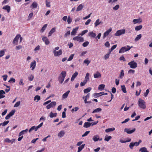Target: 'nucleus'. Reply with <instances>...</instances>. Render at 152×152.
I'll return each instance as SVG.
<instances>
[{
  "mask_svg": "<svg viewBox=\"0 0 152 152\" xmlns=\"http://www.w3.org/2000/svg\"><path fill=\"white\" fill-rule=\"evenodd\" d=\"M66 72L65 71H62L61 73V74L58 77V80L60 83L62 84L63 83L65 77L66 75Z\"/></svg>",
  "mask_w": 152,
  "mask_h": 152,
  "instance_id": "f257e3e1",
  "label": "nucleus"
},
{
  "mask_svg": "<svg viewBox=\"0 0 152 152\" xmlns=\"http://www.w3.org/2000/svg\"><path fill=\"white\" fill-rule=\"evenodd\" d=\"M133 48V46L130 47L129 45H127L126 46L123 47L121 48L119 51V53H123L129 50L131 48Z\"/></svg>",
  "mask_w": 152,
  "mask_h": 152,
  "instance_id": "f03ea898",
  "label": "nucleus"
},
{
  "mask_svg": "<svg viewBox=\"0 0 152 152\" xmlns=\"http://www.w3.org/2000/svg\"><path fill=\"white\" fill-rule=\"evenodd\" d=\"M138 104L139 107L143 109L145 108V102L141 99H139L138 101Z\"/></svg>",
  "mask_w": 152,
  "mask_h": 152,
  "instance_id": "7ed1b4c3",
  "label": "nucleus"
},
{
  "mask_svg": "<svg viewBox=\"0 0 152 152\" xmlns=\"http://www.w3.org/2000/svg\"><path fill=\"white\" fill-rule=\"evenodd\" d=\"M128 65L132 69H135L137 67V63L134 61H132L128 63Z\"/></svg>",
  "mask_w": 152,
  "mask_h": 152,
  "instance_id": "20e7f679",
  "label": "nucleus"
},
{
  "mask_svg": "<svg viewBox=\"0 0 152 152\" xmlns=\"http://www.w3.org/2000/svg\"><path fill=\"white\" fill-rule=\"evenodd\" d=\"M125 31L126 30L125 29L119 30L117 31L114 35L115 36H119L122 34H124Z\"/></svg>",
  "mask_w": 152,
  "mask_h": 152,
  "instance_id": "39448f33",
  "label": "nucleus"
},
{
  "mask_svg": "<svg viewBox=\"0 0 152 152\" xmlns=\"http://www.w3.org/2000/svg\"><path fill=\"white\" fill-rule=\"evenodd\" d=\"M73 40L75 41H77L79 42H82L84 41L83 37H79V36H76L73 38Z\"/></svg>",
  "mask_w": 152,
  "mask_h": 152,
  "instance_id": "423d86ee",
  "label": "nucleus"
},
{
  "mask_svg": "<svg viewBox=\"0 0 152 152\" xmlns=\"http://www.w3.org/2000/svg\"><path fill=\"white\" fill-rule=\"evenodd\" d=\"M20 34H17L13 40L12 43L15 45L18 44V40L20 37Z\"/></svg>",
  "mask_w": 152,
  "mask_h": 152,
  "instance_id": "0eeeda50",
  "label": "nucleus"
},
{
  "mask_svg": "<svg viewBox=\"0 0 152 152\" xmlns=\"http://www.w3.org/2000/svg\"><path fill=\"white\" fill-rule=\"evenodd\" d=\"M56 104V102H52L46 106V108L47 109H49L51 107L55 106Z\"/></svg>",
  "mask_w": 152,
  "mask_h": 152,
  "instance_id": "6e6552de",
  "label": "nucleus"
},
{
  "mask_svg": "<svg viewBox=\"0 0 152 152\" xmlns=\"http://www.w3.org/2000/svg\"><path fill=\"white\" fill-rule=\"evenodd\" d=\"M135 130V128H134L131 130H130V129L125 128L124 129V132H126L128 134H131L134 132Z\"/></svg>",
  "mask_w": 152,
  "mask_h": 152,
  "instance_id": "1a4fd4ad",
  "label": "nucleus"
},
{
  "mask_svg": "<svg viewBox=\"0 0 152 152\" xmlns=\"http://www.w3.org/2000/svg\"><path fill=\"white\" fill-rule=\"evenodd\" d=\"M53 53L55 56H57L61 55L62 53V52L61 50H60L58 51H56V50H54Z\"/></svg>",
  "mask_w": 152,
  "mask_h": 152,
  "instance_id": "9d476101",
  "label": "nucleus"
},
{
  "mask_svg": "<svg viewBox=\"0 0 152 152\" xmlns=\"http://www.w3.org/2000/svg\"><path fill=\"white\" fill-rule=\"evenodd\" d=\"M15 140L14 139H12V140H10L9 138H6L4 140V142L8 143H11V144L13 143L15 141Z\"/></svg>",
  "mask_w": 152,
  "mask_h": 152,
  "instance_id": "9b49d317",
  "label": "nucleus"
},
{
  "mask_svg": "<svg viewBox=\"0 0 152 152\" xmlns=\"http://www.w3.org/2000/svg\"><path fill=\"white\" fill-rule=\"evenodd\" d=\"M111 31L112 28H110L109 30H107L106 32H105L104 34L103 38L104 39L110 33Z\"/></svg>",
  "mask_w": 152,
  "mask_h": 152,
  "instance_id": "f8f14e48",
  "label": "nucleus"
},
{
  "mask_svg": "<svg viewBox=\"0 0 152 152\" xmlns=\"http://www.w3.org/2000/svg\"><path fill=\"white\" fill-rule=\"evenodd\" d=\"M36 64V61L35 60H34L33 62H31L30 64V67L31 68L32 70H33L35 69Z\"/></svg>",
  "mask_w": 152,
  "mask_h": 152,
  "instance_id": "ddd939ff",
  "label": "nucleus"
},
{
  "mask_svg": "<svg viewBox=\"0 0 152 152\" xmlns=\"http://www.w3.org/2000/svg\"><path fill=\"white\" fill-rule=\"evenodd\" d=\"M43 41L45 42L46 45H48L50 43V42L48 39L46 37H43L42 38Z\"/></svg>",
  "mask_w": 152,
  "mask_h": 152,
  "instance_id": "4468645a",
  "label": "nucleus"
},
{
  "mask_svg": "<svg viewBox=\"0 0 152 152\" xmlns=\"http://www.w3.org/2000/svg\"><path fill=\"white\" fill-rule=\"evenodd\" d=\"M70 91L69 90L67 91L66 92L63 94L62 96V98L63 99L66 98L68 96V94Z\"/></svg>",
  "mask_w": 152,
  "mask_h": 152,
  "instance_id": "2eb2a0df",
  "label": "nucleus"
},
{
  "mask_svg": "<svg viewBox=\"0 0 152 152\" xmlns=\"http://www.w3.org/2000/svg\"><path fill=\"white\" fill-rule=\"evenodd\" d=\"M102 23V21H100L99 19H97L95 22L94 24L95 25V27H97L98 26L100 25V24Z\"/></svg>",
  "mask_w": 152,
  "mask_h": 152,
  "instance_id": "dca6fc26",
  "label": "nucleus"
},
{
  "mask_svg": "<svg viewBox=\"0 0 152 152\" xmlns=\"http://www.w3.org/2000/svg\"><path fill=\"white\" fill-rule=\"evenodd\" d=\"M2 9L3 10H7L8 13H9L10 12L11 9L10 7L8 5L3 6Z\"/></svg>",
  "mask_w": 152,
  "mask_h": 152,
  "instance_id": "f3484780",
  "label": "nucleus"
},
{
  "mask_svg": "<svg viewBox=\"0 0 152 152\" xmlns=\"http://www.w3.org/2000/svg\"><path fill=\"white\" fill-rule=\"evenodd\" d=\"M101 77V74L99 72H97L94 75V77L95 78H100Z\"/></svg>",
  "mask_w": 152,
  "mask_h": 152,
  "instance_id": "a211bd4d",
  "label": "nucleus"
},
{
  "mask_svg": "<svg viewBox=\"0 0 152 152\" xmlns=\"http://www.w3.org/2000/svg\"><path fill=\"white\" fill-rule=\"evenodd\" d=\"M78 74V73L77 72H76L73 74L71 79V81H72L74 80L77 77Z\"/></svg>",
  "mask_w": 152,
  "mask_h": 152,
  "instance_id": "6ab92c4d",
  "label": "nucleus"
},
{
  "mask_svg": "<svg viewBox=\"0 0 152 152\" xmlns=\"http://www.w3.org/2000/svg\"><path fill=\"white\" fill-rule=\"evenodd\" d=\"M78 27H76L75 28L73 29L72 32L71 33V35H75L78 29Z\"/></svg>",
  "mask_w": 152,
  "mask_h": 152,
  "instance_id": "aec40b11",
  "label": "nucleus"
},
{
  "mask_svg": "<svg viewBox=\"0 0 152 152\" xmlns=\"http://www.w3.org/2000/svg\"><path fill=\"white\" fill-rule=\"evenodd\" d=\"M88 35L91 38H94L96 36V34L93 31L89 32Z\"/></svg>",
  "mask_w": 152,
  "mask_h": 152,
  "instance_id": "412c9836",
  "label": "nucleus"
},
{
  "mask_svg": "<svg viewBox=\"0 0 152 152\" xmlns=\"http://www.w3.org/2000/svg\"><path fill=\"white\" fill-rule=\"evenodd\" d=\"M37 6L38 4L36 2L34 1L33 3L31 5L30 7L32 8V9H34L36 8L37 7Z\"/></svg>",
  "mask_w": 152,
  "mask_h": 152,
  "instance_id": "4be33fe9",
  "label": "nucleus"
},
{
  "mask_svg": "<svg viewBox=\"0 0 152 152\" xmlns=\"http://www.w3.org/2000/svg\"><path fill=\"white\" fill-rule=\"evenodd\" d=\"M102 110L101 108H98L95 110H94L92 112V113H99L101 112Z\"/></svg>",
  "mask_w": 152,
  "mask_h": 152,
  "instance_id": "5701e85b",
  "label": "nucleus"
},
{
  "mask_svg": "<svg viewBox=\"0 0 152 152\" xmlns=\"http://www.w3.org/2000/svg\"><path fill=\"white\" fill-rule=\"evenodd\" d=\"M28 129H26L25 130L22 131L21 132H20L19 134V136L20 137L22 135L26 133L28 131Z\"/></svg>",
  "mask_w": 152,
  "mask_h": 152,
  "instance_id": "b1692460",
  "label": "nucleus"
},
{
  "mask_svg": "<svg viewBox=\"0 0 152 152\" xmlns=\"http://www.w3.org/2000/svg\"><path fill=\"white\" fill-rule=\"evenodd\" d=\"M139 151L140 152H149L145 147L141 148L140 149Z\"/></svg>",
  "mask_w": 152,
  "mask_h": 152,
  "instance_id": "393cba45",
  "label": "nucleus"
},
{
  "mask_svg": "<svg viewBox=\"0 0 152 152\" xmlns=\"http://www.w3.org/2000/svg\"><path fill=\"white\" fill-rule=\"evenodd\" d=\"M91 125V123L88 122H86L85 123L83 127L86 128H87L90 127Z\"/></svg>",
  "mask_w": 152,
  "mask_h": 152,
  "instance_id": "a878e982",
  "label": "nucleus"
},
{
  "mask_svg": "<svg viewBox=\"0 0 152 152\" xmlns=\"http://www.w3.org/2000/svg\"><path fill=\"white\" fill-rule=\"evenodd\" d=\"M56 28H53L49 32L48 36H50L55 31Z\"/></svg>",
  "mask_w": 152,
  "mask_h": 152,
  "instance_id": "bb28decb",
  "label": "nucleus"
},
{
  "mask_svg": "<svg viewBox=\"0 0 152 152\" xmlns=\"http://www.w3.org/2000/svg\"><path fill=\"white\" fill-rule=\"evenodd\" d=\"M99 139V136L98 135H95L93 137V140L95 142L98 141Z\"/></svg>",
  "mask_w": 152,
  "mask_h": 152,
  "instance_id": "cd10ccee",
  "label": "nucleus"
},
{
  "mask_svg": "<svg viewBox=\"0 0 152 152\" xmlns=\"http://www.w3.org/2000/svg\"><path fill=\"white\" fill-rule=\"evenodd\" d=\"M83 5L82 4H80L77 8L76 11L78 12L81 10L83 8Z\"/></svg>",
  "mask_w": 152,
  "mask_h": 152,
  "instance_id": "c85d7f7f",
  "label": "nucleus"
},
{
  "mask_svg": "<svg viewBox=\"0 0 152 152\" xmlns=\"http://www.w3.org/2000/svg\"><path fill=\"white\" fill-rule=\"evenodd\" d=\"M140 19H135L133 20L132 22L134 24H136L139 22L141 23V21H140Z\"/></svg>",
  "mask_w": 152,
  "mask_h": 152,
  "instance_id": "c756f323",
  "label": "nucleus"
},
{
  "mask_svg": "<svg viewBox=\"0 0 152 152\" xmlns=\"http://www.w3.org/2000/svg\"><path fill=\"white\" fill-rule=\"evenodd\" d=\"M85 144H83L78 148V150L77 152H80L84 148Z\"/></svg>",
  "mask_w": 152,
  "mask_h": 152,
  "instance_id": "7c9ffc66",
  "label": "nucleus"
},
{
  "mask_svg": "<svg viewBox=\"0 0 152 152\" xmlns=\"http://www.w3.org/2000/svg\"><path fill=\"white\" fill-rule=\"evenodd\" d=\"M57 116V113H53L52 112H51L49 115V116L50 118H52L56 117Z\"/></svg>",
  "mask_w": 152,
  "mask_h": 152,
  "instance_id": "2f4dec72",
  "label": "nucleus"
},
{
  "mask_svg": "<svg viewBox=\"0 0 152 152\" xmlns=\"http://www.w3.org/2000/svg\"><path fill=\"white\" fill-rule=\"evenodd\" d=\"M142 27V25H140L136 26L135 28V30L137 31L140 30Z\"/></svg>",
  "mask_w": 152,
  "mask_h": 152,
  "instance_id": "473e14b6",
  "label": "nucleus"
},
{
  "mask_svg": "<svg viewBox=\"0 0 152 152\" xmlns=\"http://www.w3.org/2000/svg\"><path fill=\"white\" fill-rule=\"evenodd\" d=\"M65 134V132L64 131H61L58 134V136L60 137H63Z\"/></svg>",
  "mask_w": 152,
  "mask_h": 152,
  "instance_id": "72a5a7b5",
  "label": "nucleus"
},
{
  "mask_svg": "<svg viewBox=\"0 0 152 152\" xmlns=\"http://www.w3.org/2000/svg\"><path fill=\"white\" fill-rule=\"evenodd\" d=\"M124 75V71L123 70H121V71L119 77L122 79Z\"/></svg>",
  "mask_w": 152,
  "mask_h": 152,
  "instance_id": "f704fd0d",
  "label": "nucleus"
},
{
  "mask_svg": "<svg viewBox=\"0 0 152 152\" xmlns=\"http://www.w3.org/2000/svg\"><path fill=\"white\" fill-rule=\"evenodd\" d=\"M115 130V129L114 128H108L105 130V132L106 133H108L114 131Z\"/></svg>",
  "mask_w": 152,
  "mask_h": 152,
  "instance_id": "c9c22d12",
  "label": "nucleus"
},
{
  "mask_svg": "<svg viewBox=\"0 0 152 152\" xmlns=\"http://www.w3.org/2000/svg\"><path fill=\"white\" fill-rule=\"evenodd\" d=\"M121 90L123 91V92L125 93H126V88L124 85H122L121 86Z\"/></svg>",
  "mask_w": 152,
  "mask_h": 152,
  "instance_id": "e433bc0d",
  "label": "nucleus"
},
{
  "mask_svg": "<svg viewBox=\"0 0 152 152\" xmlns=\"http://www.w3.org/2000/svg\"><path fill=\"white\" fill-rule=\"evenodd\" d=\"M105 85L104 84H101L99 85L98 87V89L101 90V91L104 88Z\"/></svg>",
  "mask_w": 152,
  "mask_h": 152,
  "instance_id": "4c0bfd02",
  "label": "nucleus"
},
{
  "mask_svg": "<svg viewBox=\"0 0 152 152\" xmlns=\"http://www.w3.org/2000/svg\"><path fill=\"white\" fill-rule=\"evenodd\" d=\"M91 89V88L90 87H88L86 89H85L83 91L85 93H87L90 91Z\"/></svg>",
  "mask_w": 152,
  "mask_h": 152,
  "instance_id": "58836bf2",
  "label": "nucleus"
},
{
  "mask_svg": "<svg viewBox=\"0 0 152 152\" xmlns=\"http://www.w3.org/2000/svg\"><path fill=\"white\" fill-rule=\"evenodd\" d=\"M89 73H87L86 74V75L85 78V80H86L87 81H88L89 80Z\"/></svg>",
  "mask_w": 152,
  "mask_h": 152,
  "instance_id": "ea45409f",
  "label": "nucleus"
},
{
  "mask_svg": "<svg viewBox=\"0 0 152 152\" xmlns=\"http://www.w3.org/2000/svg\"><path fill=\"white\" fill-rule=\"evenodd\" d=\"M142 37V35L141 34H140L137 35V37L134 40L135 41H137L138 40H139Z\"/></svg>",
  "mask_w": 152,
  "mask_h": 152,
  "instance_id": "a19ab883",
  "label": "nucleus"
},
{
  "mask_svg": "<svg viewBox=\"0 0 152 152\" xmlns=\"http://www.w3.org/2000/svg\"><path fill=\"white\" fill-rule=\"evenodd\" d=\"M142 142V141L141 140H139V141L137 142H133L134 143V146H138Z\"/></svg>",
  "mask_w": 152,
  "mask_h": 152,
  "instance_id": "79ce46f5",
  "label": "nucleus"
},
{
  "mask_svg": "<svg viewBox=\"0 0 152 152\" xmlns=\"http://www.w3.org/2000/svg\"><path fill=\"white\" fill-rule=\"evenodd\" d=\"M91 61H89L88 58H86L83 61V63L85 64H87V66L90 63Z\"/></svg>",
  "mask_w": 152,
  "mask_h": 152,
  "instance_id": "37998d69",
  "label": "nucleus"
},
{
  "mask_svg": "<svg viewBox=\"0 0 152 152\" xmlns=\"http://www.w3.org/2000/svg\"><path fill=\"white\" fill-rule=\"evenodd\" d=\"M112 138L111 136H106L104 138V140L106 141L107 142L111 138Z\"/></svg>",
  "mask_w": 152,
  "mask_h": 152,
  "instance_id": "c03bdc74",
  "label": "nucleus"
},
{
  "mask_svg": "<svg viewBox=\"0 0 152 152\" xmlns=\"http://www.w3.org/2000/svg\"><path fill=\"white\" fill-rule=\"evenodd\" d=\"M47 26V24H45L43 26L41 29V31L42 32H43L46 29Z\"/></svg>",
  "mask_w": 152,
  "mask_h": 152,
  "instance_id": "a18cd8bd",
  "label": "nucleus"
},
{
  "mask_svg": "<svg viewBox=\"0 0 152 152\" xmlns=\"http://www.w3.org/2000/svg\"><path fill=\"white\" fill-rule=\"evenodd\" d=\"M34 78V76L32 75H31L28 77V79L29 81H32L33 80Z\"/></svg>",
  "mask_w": 152,
  "mask_h": 152,
  "instance_id": "49530a36",
  "label": "nucleus"
},
{
  "mask_svg": "<svg viewBox=\"0 0 152 152\" xmlns=\"http://www.w3.org/2000/svg\"><path fill=\"white\" fill-rule=\"evenodd\" d=\"M36 99H37V102L40 99V96H38V95H36V96H35L34 97V100L35 101Z\"/></svg>",
  "mask_w": 152,
  "mask_h": 152,
  "instance_id": "de8ad7c7",
  "label": "nucleus"
},
{
  "mask_svg": "<svg viewBox=\"0 0 152 152\" xmlns=\"http://www.w3.org/2000/svg\"><path fill=\"white\" fill-rule=\"evenodd\" d=\"M15 110H12L8 114L10 116H12L15 113Z\"/></svg>",
  "mask_w": 152,
  "mask_h": 152,
  "instance_id": "09e8293b",
  "label": "nucleus"
},
{
  "mask_svg": "<svg viewBox=\"0 0 152 152\" xmlns=\"http://www.w3.org/2000/svg\"><path fill=\"white\" fill-rule=\"evenodd\" d=\"M43 124V123L42 122L39 125L36 127V128L35 129V131H37L38 129L42 126Z\"/></svg>",
  "mask_w": 152,
  "mask_h": 152,
  "instance_id": "8fccbe9b",
  "label": "nucleus"
},
{
  "mask_svg": "<svg viewBox=\"0 0 152 152\" xmlns=\"http://www.w3.org/2000/svg\"><path fill=\"white\" fill-rule=\"evenodd\" d=\"M88 31L87 30H84L82 32L79 34V35H80L81 36H83L86 33H87Z\"/></svg>",
  "mask_w": 152,
  "mask_h": 152,
  "instance_id": "3c124183",
  "label": "nucleus"
},
{
  "mask_svg": "<svg viewBox=\"0 0 152 152\" xmlns=\"http://www.w3.org/2000/svg\"><path fill=\"white\" fill-rule=\"evenodd\" d=\"M89 43V42L88 41H86L83 43L82 45L84 47H86L88 45Z\"/></svg>",
  "mask_w": 152,
  "mask_h": 152,
  "instance_id": "603ef678",
  "label": "nucleus"
},
{
  "mask_svg": "<svg viewBox=\"0 0 152 152\" xmlns=\"http://www.w3.org/2000/svg\"><path fill=\"white\" fill-rule=\"evenodd\" d=\"M9 121H5L3 123H1V125H2L3 126H5L9 123Z\"/></svg>",
  "mask_w": 152,
  "mask_h": 152,
  "instance_id": "864d4df0",
  "label": "nucleus"
},
{
  "mask_svg": "<svg viewBox=\"0 0 152 152\" xmlns=\"http://www.w3.org/2000/svg\"><path fill=\"white\" fill-rule=\"evenodd\" d=\"M74 56V54H72L68 58L67 61H70L71 60H72V59L73 58Z\"/></svg>",
  "mask_w": 152,
  "mask_h": 152,
  "instance_id": "5fc2aeb1",
  "label": "nucleus"
},
{
  "mask_svg": "<svg viewBox=\"0 0 152 152\" xmlns=\"http://www.w3.org/2000/svg\"><path fill=\"white\" fill-rule=\"evenodd\" d=\"M87 81L86 80H84L83 82H81L80 84V86H84L85 84L86 83Z\"/></svg>",
  "mask_w": 152,
  "mask_h": 152,
  "instance_id": "6e6d98bb",
  "label": "nucleus"
},
{
  "mask_svg": "<svg viewBox=\"0 0 152 152\" xmlns=\"http://www.w3.org/2000/svg\"><path fill=\"white\" fill-rule=\"evenodd\" d=\"M46 5L47 7H50V2L48 1L47 0H45Z\"/></svg>",
  "mask_w": 152,
  "mask_h": 152,
  "instance_id": "4d7b16f0",
  "label": "nucleus"
},
{
  "mask_svg": "<svg viewBox=\"0 0 152 152\" xmlns=\"http://www.w3.org/2000/svg\"><path fill=\"white\" fill-rule=\"evenodd\" d=\"M5 53L4 50H0V58L3 56L4 54Z\"/></svg>",
  "mask_w": 152,
  "mask_h": 152,
  "instance_id": "13d9d810",
  "label": "nucleus"
},
{
  "mask_svg": "<svg viewBox=\"0 0 152 152\" xmlns=\"http://www.w3.org/2000/svg\"><path fill=\"white\" fill-rule=\"evenodd\" d=\"M20 101L17 102L14 105V107H18L20 105Z\"/></svg>",
  "mask_w": 152,
  "mask_h": 152,
  "instance_id": "bf43d9fd",
  "label": "nucleus"
},
{
  "mask_svg": "<svg viewBox=\"0 0 152 152\" xmlns=\"http://www.w3.org/2000/svg\"><path fill=\"white\" fill-rule=\"evenodd\" d=\"M109 56L110 53L105 54L104 56V59L105 60H107V59H108L109 57Z\"/></svg>",
  "mask_w": 152,
  "mask_h": 152,
  "instance_id": "052dcab7",
  "label": "nucleus"
},
{
  "mask_svg": "<svg viewBox=\"0 0 152 152\" xmlns=\"http://www.w3.org/2000/svg\"><path fill=\"white\" fill-rule=\"evenodd\" d=\"M119 7V6L118 4L116 5L113 8V9L114 10H118Z\"/></svg>",
  "mask_w": 152,
  "mask_h": 152,
  "instance_id": "680f3d73",
  "label": "nucleus"
},
{
  "mask_svg": "<svg viewBox=\"0 0 152 152\" xmlns=\"http://www.w3.org/2000/svg\"><path fill=\"white\" fill-rule=\"evenodd\" d=\"M134 143L133 142H131L130 143L129 147L131 149H133V147L134 146Z\"/></svg>",
  "mask_w": 152,
  "mask_h": 152,
  "instance_id": "e2e57ef3",
  "label": "nucleus"
},
{
  "mask_svg": "<svg viewBox=\"0 0 152 152\" xmlns=\"http://www.w3.org/2000/svg\"><path fill=\"white\" fill-rule=\"evenodd\" d=\"M149 89H147L146 91V92L144 93V96L145 97H146L147 96L148 94L149 93Z\"/></svg>",
  "mask_w": 152,
  "mask_h": 152,
  "instance_id": "0e129e2a",
  "label": "nucleus"
},
{
  "mask_svg": "<svg viewBox=\"0 0 152 152\" xmlns=\"http://www.w3.org/2000/svg\"><path fill=\"white\" fill-rule=\"evenodd\" d=\"M15 79L13 77H11V78L8 81V82L10 83L12 82L13 83H14L15 82Z\"/></svg>",
  "mask_w": 152,
  "mask_h": 152,
  "instance_id": "69168bd1",
  "label": "nucleus"
},
{
  "mask_svg": "<svg viewBox=\"0 0 152 152\" xmlns=\"http://www.w3.org/2000/svg\"><path fill=\"white\" fill-rule=\"evenodd\" d=\"M90 132V131H86L82 135V137L86 136Z\"/></svg>",
  "mask_w": 152,
  "mask_h": 152,
  "instance_id": "338daca9",
  "label": "nucleus"
},
{
  "mask_svg": "<svg viewBox=\"0 0 152 152\" xmlns=\"http://www.w3.org/2000/svg\"><path fill=\"white\" fill-rule=\"evenodd\" d=\"M67 21L68 24H70L72 21V19L70 18L69 16L67 19Z\"/></svg>",
  "mask_w": 152,
  "mask_h": 152,
  "instance_id": "774afa93",
  "label": "nucleus"
}]
</instances>
